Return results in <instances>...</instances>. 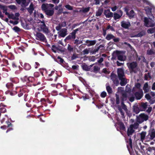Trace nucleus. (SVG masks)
Wrapping results in <instances>:
<instances>
[{"instance_id": "1", "label": "nucleus", "mask_w": 155, "mask_h": 155, "mask_svg": "<svg viewBox=\"0 0 155 155\" xmlns=\"http://www.w3.org/2000/svg\"><path fill=\"white\" fill-rule=\"evenodd\" d=\"M117 73L119 79L120 81V84L122 86H125L127 81L124 69L123 68H118Z\"/></svg>"}, {"instance_id": "2", "label": "nucleus", "mask_w": 155, "mask_h": 155, "mask_svg": "<svg viewBox=\"0 0 155 155\" xmlns=\"http://www.w3.org/2000/svg\"><path fill=\"white\" fill-rule=\"evenodd\" d=\"M81 29V28H78L75 30H73L72 32L67 36L65 39L64 41L65 42H68V41L73 40V41L76 38V34L78 31Z\"/></svg>"}, {"instance_id": "3", "label": "nucleus", "mask_w": 155, "mask_h": 155, "mask_svg": "<svg viewBox=\"0 0 155 155\" xmlns=\"http://www.w3.org/2000/svg\"><path fill=\"white\" fill-rule=\"evenodd\" d=\"M111 80L112 81L113 84L115 86H118L120 84L118 75L112 72L110 75Z\"/></svg>"}, {"instance_id": "4", "label": "nucleus", "mask_w": 155, "mask_h": 155, "mask_svg": "<svg viewBox=\"0 0 155 155\" xmlns=\"http://www.w3.org/2000/svg\"><path fill=\"white\" fill-rule=\"evenodd\" d=\"M113 55V56L116 57L118 60L120 61H124L126 59L125 57L122 54L121 52L119 51H114Z\"/></svg>"}, {"instance_id": "5", "label": "nucleus", "mask_w": 155, "mask_h": 155, "mask_svg": "<svg viewBox=\"0 0 155 155\" xmlns=\"http://www.w3.org/2000/svg\"><path fill=\"white\" fill-rule=\"evenodd\" d=\"M48 78L49 81H54L56 82L58 78V75L54 71H52L50 74H48Z\"/></svg>"}, {"instance_id": "6", "label": "nucleus", "mask_w": 155, "mask_h": 155, "mask_svg": "<svg viewBox=\"0 0 155 155\" xmlns=\"http://www.w3.org/2000/svg\"><path fill=\"white\" fill-rule=\"evenodd\" d=\"M35 36L36 39L37 40L43 42H45L47 41L45 36L41 33L37 32L36 33Z\"/></svg>"}, {"instance_id": "7", "label": "nucleus", "mask_w": 155, "mask_h": 155, "mask_svg": "<svg viewBox=\"0 0 155 155\" xmlns=\"http://www.w3.org/2000/svg\"><path fill=\"white\" fill-rule=\"evenodd\" d=\"M54 6V5L52 4L44 3L41 5V8L42 11L45 12L49 8V7L52 8Z\"/></svg>"}, {"instance_id": "8", "label": "nucleus", "mask_w": 155, "mask_h": 155, "mask_svg": "<svg viewBox=\"0 0 155 155\" xmlns=\"http://www.w3.org/2000/svg\"><path fill=\"white\" fill-rule=\"evenodd\" d=\"M40 28L41 31L45 34H48L50 32L48 27L46 25H40Z\"/></svg>"}, {"instance_id": "9", "label": "nucleus", "mask_w": 155, "mask_h": 155, "mask_svg": "<svg viewBox=\"0 0 155 155\" xmlns=\"http://www.w3.org/2000/svg\"><path fill=\"white\" fill-rule=\"evenodd\" d=\"M21 80L23 81L28 83L30 82H33L34 80V78L33 77H28L25 76L23 78H21Z\"/></svg>"}, {"instance_id": "10", "label": "nucleus", "mask_w": 155, "mask_h": 155, "mask_svg": "<svg viewBox=\"0 0 155 155\" xmlns=\"http://www.w3.org/2000/svg\"><path fill=\"white\" fill-rule=\"evenodd\" d=\"M121 27L125 29H128L131 26L130 23L129 21H122L121 22Z\"/></svg>"}, {"instance_id": "11", "label": "nucleus", "mask_w": 155, "mask_h": 155, "mask_svg": "<svg viewBox=\"0 0 155 155\" xmlns=\"http://www.w3.org/2000/svg\"><path fill=\"white\" fill-rule=\"evenodd\" d=\"M137 66V64L136 62L133 61L130 63L128 67L130 71L134 72V69H135Z\"/></svg>"}, {"instance_id": "12", "label": "nucleus", "mask_w": 155, "mask_h": 155, "mask_svg": "<svg viewBox=\"0 0 155 155\" xmlns=\"http://www.w3.org/2000/svg\"><path fill=\"white\" fill-rule=\"evenodd\" d=\"M104 47V44L100 45L99 46L96 48V47H95V48L90 51V53L91 54H95L96 52H97L98 50L101 49V50H102V48H103Z\"/></svg>"}, {"instance_id": "13", "label": "nucleus", "mask_w": 155, "mask_h": 155, "mask_svg": "<svg viewBox=\"0 0 155 155\" xmlns=\"http://www.w3.org/2000/svg\"><path fill=\"white\" fill-rule=\"evenodd\" d=\"M67 32L68 31L66 28H62L60 30L58 35L61 37H64L68 34Z\"/></svg>"}, {"instance_id": "14", "label": "nucleus", "mask_w": 155, "mask_h": 155, "mask_svg": "<svg viewBox=\"0 0 155 155\" xmlns=\"http://www.w3.org/2000/svg\"><path fill=\"white\" fill-rule=\"evenodd\" d=\"M135 96L137 100L140 99L143 97V92L142 89L139 90V92H137L135 93Z\"/></svg>"}, {"instance_id": "15", "label": "nucleus", "mask_w": 155, "mask_h": 155, "mask_svg": "<svg viewBox=\"0 0 155 155\" xmlns=\"http://www.w3.org/2000/svg\"><path fill=\"white\" fill-rule=\"evenodd\" d=\"M104 15L107 18H109L113 16V13L110 12V10H105L104 12Z\"/></svg>"}, {"instance_id": "16", "label": "nucleus", "mask_w": 155, "mask_h": 155, "mask_svg": "<svg viewBox=\"0 0 155 155\" xmlns=\"http://www.w3.org/2000/svg\"><path fill=\"white\" fill-rule=\"evenodd\" d=\"M148 103L147 102H142L139 108L141 111H145L147 108L148 106Z\"/></svg>"}, {"instance_id": "17", "label": "nucleus", "mask_w": 155, "mask_h": 155, "mask_svg": "<svg viewBox=\"0 0 155 155\" xmlns=\"http://www.w3.org/2000/svg\"><path fill=\"white\" fill-rule=\"evenodd\" d=\"M17 3L18 4H21V6L22 7H25L27 6L28 4L26 3V0H15Z\"/></svg>"}, {"instance_id": "18", "label": "nucleus", "mask_w": 155, "mask_h": 155, "mask_svg": "<svg viewBox=\"0 0 155 155\" xmlns=\"http://www.w3.org/2000/svg\"><path fill=\"white\" fill-rule=\"evenodd\" d=\"M149 136H150V139L151 140H153L155 137V130L154 129L149 131L148 135L147 137Z\"/></svg>"}, {"instance_id": "19", "label": "nucleus", "mask_w": 155, "mask_h": 155, "mask_svg": "<svg viewBox=\"0 0 155 155\" xmlns=\"http://www.w3.org/2000/svg\"><path fill=\"white\" fill-rule=\"evenodd\" d=\"M135 130L133 128L131 127L130 126L128 128L127 134L128 136L129 137L133 134L135 132Z\"/></svg>"}, {"instance_id": "20", "label": "nucleus", "mask_w": 155, "mask_h": 155, "mask_svg": "<svg viewBox=\"0 0 155 155\" xmlns=\"http://www.w3.org/2000/svg\"><path fill=\"white\" fill-rule=\"evenodd\" d=\"M35 8L34 7V5L32 3H31L29 6V7L27 8L28 12L31 14L33 13V11L34 10Z\"/></svg>"}, {"instance_id": "21", "label": "nucleus", "mask_w": 155, "mask_h": 155, "mask_svg": "<svg viewBox=\"0 0 155 155\" xmlns=\"http://www.w3.org/2000/svg\"><path fill=\"white\" fill-rule=\"evenodd\" d=\"M47 15L51 16H52L54 14V12L53 9H50L49 8L45 12Z\"/></svg>"}, {"instance_id": "22", "label": "nucleus", "mask_w": 155, "mask_h": 155, "mask_svg": "<svg viewBox=\"0 0 155 155\" xmlns=\"http://www.w3.org/2000/svg\"><path fill=\"white\" fill-rule=\"evenodd\" d=\"M6 123L7 124V127H9L8 129H7L6 131V133H7L9 131L12 130L13 129L12 127V124L8 120L7 121H6Z\"/></svg>"}, {"instance_id": "23", "label": "nucleus", "mask_w": 155, "mask_h": 155, "mask_svg": "<svg viewBox=\"0 0 155 155\" xmlns=\"http://www.w3.org/2000/svg\"><path fill=\"white\" fill-rule=\"evenodd\" d=\"M119 127V129L120 130L125 131L126 127L124 123L122 122H119L118 123Z\"/></svg>"}, {"instance_id": "24", "label": "nucleus", "mask_w": 155, "mask_h": 155, "mask_svg": "<svg viewBox=\"0 0 155 155\" xmlns=\"http://www.w3.org/2000/svg\"><path fill=\"white\" fill-rule=\"evenodd\" d=\"M85 42L86 43H89V44L87 45V46H90L94 45L96 43V41L95 40H87L85 41Z\"/></svg>"}, {"instance_id": "25", "label": "nucleus", "mask_w": 155, "mask_h": 155, "mask_svg": "<svg viewBox=\"0 0 155 155\" xmlns=\"http://www.w3.org/2000/svg\"><path fill=\"white\" fill-rule=\"evenodd\" d=\"M126 14L130 19L134 18V12L133 10H131L129 12H127Z\"/></svg>"}, {"instance_id": "26", "label": "nucleus", "mask_w": 155, "mask_h": 155, "mask_svg": "<svg viewBox=\"0 0 155 155\" xmlns=\"http://www.w3.org/2000/svg\"><path fill=\"white\" fill-rule=\"evenodd\" d=\"M127 94L126 92L123 93L122 94V96L121 97V102H124L127 99Z\"/></svg>"}, {"instance_id": "27", "label": "nucleus", "mask_w": 155, "mask_h": 155, "mask_svg": "<svg viewBox=\"0 0 155 155\" xmlns=\"http://www.w3.org/2000/svg\"><path fill=\"white\" fill-rule=\"evenodd\" d=\"M106 89L108 94L110 95L112 94L113 92V90L110 86H107L106 85Z\"/></svg>"}, {"instance_id": "28", "label": "nucleus", "mask_w": 155, "mask_h": 155, "mask_svg": "<svg viewBox=\"0 0 155 155\" xmlns=\"http://www.w3.org/2000/svg\"><path fill=\"white\" fill-rule=\"evenodd\" d=\"M40 101L42 103L47 102L50 104H51L52 103V101L50 100L48 98H41L40 100Z\"/></svg>"}, {"instance_id": "29", "label": "nucleus", "mask_w": 155, "mask_h": 155, "mask_svg": "<svg viewBox=\"0 0 155 155\" xmlns=\"http://www.w3.org/2000/svg\"><path fill=\"white\" fill-rule=\"evenodd\" d=\"M14 85L13 83L11 82H8L6 84V87L9 89H10L11 90H12L13 89Z\"/></svg>"}, {"instance_id": "30", "label": "nucleus", "mask_w": 155, "mask_h": 155, "mask_svg": "<svg viewBox=\"0 0 155 155\" xmlns=\"http://www.w3.org/2000/svg\"><path fill=\"white\" fill-rule=\"evenodd\" d=\"M24 68L26 70L28 71L31 68V66L29 64L25 63L24 65Z\"/></svg>"}, {"instance_id": "31", "label": "nucleus", "mask_w": 155, "mask_h": 155, "mask_svg": "<svg viewBox=\"0 0 155 155\" xmlns=\"http://www.w3.org/2000/svg\"><path fill=\"white\" fill-rule=\"evenodd\" d=\"M140 110V108L137 106H134L133 108V111L136 114H138Z\"/></svg>"}, {"instance_id": "32", "label": "nucleus", "mask_w": 155, "mask_h": 155, "mask_svg": "<svg viewBox=\"0 0 155 155\" xmlns=\"http://www.w3.org/2000/svg\"><path fill=\"white\" fill-rule=\"evenodd\" d=\"M143 121H146L148 119V116L144 114H141L140 115Z\"/></svg>"}, {"instance_id": "33", "label": "nucleus", "mask_w": 155, "mask_h": 155, "mask_svg": "<svg viewBox=\"0 0 155 155\" xmlns=\"http://www.w3.org/2000/svg\"><path fill=\"white\" fill-rule=\"evenodd\" d=\"M103 10L102 8H99L96 12V16H101L103 12Z\"/></svg>"}, {"instance_id": "34", "label": "nucleus", "mask_w": 155, "mask_h": 155, "mask_svg": "<svg viewBox=\"0 0 155 155\" xmlns=\"http://www.w3.org/2000/svg\"><path fill=\"white\" fill-rule=\"evenodd\" d=\"M114 36L112 34H108L105 37V39L109 41L111 39L114 38Z\"/></svg>"}, {"instance_id": "35", "label": "nucleus", "mask_w": 155, "mask_h": 155, "mask_svg": "<svg viewBox=\"0 0 155 155\" xmlns=\"http://www.w3.org/2000/svg\"><path fill=\"white\" fill-rule=\"evenodd\" d=\"M10 82L13 84H16L18 82V79L17 78H10Z\"/></svg>"}, {"instance_id": "36", "label": "nucleus", "mask_w": 155, "mask_h": 155, "mask_svg": "<svg viewBox=\"0 0 155 155\" xmlns=\"http://www.w3.org/2000/svg\"><path fill=\"white\" fill-rule=\"evenodd\" d=\"M145 34V33L144 31H142L140 32L137 34L135 35L134 36V37H141Z\"/></svg>"}, {"instance_id": "37", "label": "nucleus", "mask_w": 155, "mask_h": 155, "mask_svg": "<svg viewBox=\"0 0 155 155\" xmlns=\"http://www.w3.org/2000/svg\"><path fill=\"white\" fill-rule=\"evenodd\" d=\"M55 61L60 64L63 63L64 62V59L60 56H58L57 57V58Z\"/></svg>"}, {"instance_id": "38", "label": "nucleus", "mask_w": 155, "mask_h": 155, "mask_svg": "<svg viewBox=\"0 0 155 155\" xmlns=\"http://www.w3.org/2000/svg\"><path fill=\"white\" fill-rule=\"evenodd\" d=\"M100 70V68L97 66H94L93 67V70L91 71L93 72L94 73L97 72Z\"/></svg>"}, {"instance_id": "39", "label": "nucleus", "mask_w": 155, "mask_h": 155, "mask_svg": "<svg viewBox=\"0 0 155 155\" xmlns=\"http://www.w3.org/2000/svg\"><path fill=\"white\" fill-rule=\"evenodd\" d=\"M134 129H137L138 128L139 126V124L137 122L133 124H131L130 126Z\"/></svg>"}, {"instance_id": "40", "label": "nucleus", "mask_w": 155, "mask_h": 155, "mask_svg": "<svg viewBox=\"0 0 155 155\" xmlns=\"http://www.w3.org/2000/svg\"><path fill=\"white\" fill-rule=\"evenodd\" d=\"M145 10L147 14H151L152 8L149 7H147L145 8Z\"/></svg>"}, {"instance_id": "41", "label": "nucleus", "mask_w": 155, "mask_h": 155, "mask_svg": "<svg viewBox=\"0 0 155 155\" xmlns=\"http://www.w3.org/2000/svg\"><path fill=\"white\" fill-rule=\"evenodd\" d=\"M39 71L42 76H43L44 73L45 74H47V70L45 69L44 68H40L39 69Z\"/></svg>"}, {"instance_id": "42", "label": "nucleus", "mask_w": 155, "mask_h": 155, "mask_svg": "<svg viewBox=\"0 0 155 155\" xmlns=\"http://www.w3.org/2000/svg\"><path fill=\"white\" fill-rule=\"evenodd\" d=\"M122 15H120L117 13H114V18L115 20H117L118 19H119L121 16Z\"/></svg>"}, {"instance_id": "43", "label": "nucleus", "mask_w": 155, "mask_h": 155, "mask_svg": "<svg viewBox=\"0 0 155 155\" xmlns=\"http://www.w3.org/2000/svg\"><path fill=\"white\" fill-rule=\"evenodd\" d=\"M136 120L140 124L142 123L144 121L140 115L139 116L137 117Z\"/></svg>"}, {"instance_id": "44", "label": "nucleus", "mask_w": 155, "mask_h": 155, "mask_svg": "<svg viewBox=\"0 0 155 155\" xmlns=\"http://www.w3.org/2000/svg\"><path fill=\"white\" fill-rule=\"evenodd\" d=\"M121 107L122 109L125 111L128 110L127 107V106L124 104V102H121Z\"/></svg>"}, {"instance_id": "45", "label": "nucleus", "mask_w": 155, "mask_h": 155, "mask_svg": "<svg viewBox=\"0 0 155 155\" xmlns=\"http://www.w3.org/2000/svg\"><path fill=\"white\" fill-rule=\"evenodd\" d=\"M82 67L83 70L87 71H90L88 66L86 64H84L82 66Z\"/></svg>"}, {"instance_id": "46", "label": "nucleus", "mask_w": 155, "mask_h": 155, "mask_svg": "<svg viewBox=\"0 0 155 155\" xmlns=\"http://www.w3.org/2000/svg\"><path fill=\"white\" fill-rule=\"evenodd\" d=\"M0 8L3 10L2 12L3 13H5L7 11V8L5 6L0 5Z\"/></svg>"}, {"instance_id": "47", "label": "nucleus", "mask_w": 155, "mask_h": 155, "mask_svg": "<svg viewBox=\"0 0 155 155\" xmlns=\"http://www.w3.org/2000/svg\"><path fill=\"white\" fill-rule=\"evenodd\" d=\"M8 58L11 60H13L14 59L15 57L14 55L12 53H9L7 55Z\"/></svg>"}, {"instance_id": "48", "label": "nucleus", "mask_w": 155, "mask_h": 155, "mask_svg": "<svg viewBox=\"0 0 155 155\" xmlns=\"http://www.w3.org/2000/svg\"><path fill=\"white\" fill-rule=\"evenodd\" d=\"M146 134V132L144 131H142L140 133V137L141 140H143L144 139L145 137Z\"/></svg>"}, {"instance_id": "49", "label": "nucleus", "mask_w": 155, "mask_h": 155, "mask_svg": "<svg viewBox=\"0 0 155 155\" xmlns=\"http://www.w3.org/2000/svg\"><path fill=\"white\" fill-rule=\"evenodd\" d=\"M155 52L151 49L148 50L147 51V54L148 55H150L154 54Z\"/></svg>"}, {"instance_id": "50", "label": "nucleus", "mask_w": 155, "mask_h": 155, "mask_svg": "<svg viewBox=\"0 0 155 155\" xmlns=\"http://www.w3.org/2000/svg\"><path fill=\"white\" fill-rule=\"evenodd\" d=\"M73 48L72 47L70 44L68 45V46L67 48L68 50L70 51H73Z\"/></svg>"}, {"instance_id": "51", "label": "nucleus", "mask_w": 155, "mask_h": 155, "mask_svg": "<svg viewBox=\"0 0 155 155\" xmlns=\"http://www.w3.org/2000/svg\"><path fill=\"white\" fill-rule=\"evenodd\" d=\"M148 78H151V76L150 75V73L148 72L147 73V74H145L144 75V78L145 80H148Z\"/></svg>"}, {"instance_id": "52", "label": "nucleus", "mask_w": 155, "mask_h": 155, "mask_svg": "<svg viewBox=\"0 0 155 155\" xmlns=\"http://www.w3.org/2000/svg\"><path fill=\"white\" fill-rule=\"evenodd\" d=\"M13 29L16 32H19L21 31L20 28L17 26H15Z\"/></svg>"}, {"instance_id": "53", "label": "nucleus", "mask_w": 155, "mask_h": 155, "mask_svg": "<svg viewBox=\"0 0 155 155\" xmlns=\"http://www.w3.org/2000/svg\"><path fill=\"white\" fill-rule=\"evenodd\" d=\"M106 29H107V30L110 29V30L112 31H115V30L114 28L112 26H111L110 25H109L107 26V27L106 28Z\"/></svg>"}, {"instance_id": "54", "label": "nucleus", "mask_w": 155, "mask_h": 155, "mask_svg": "<svg viewBox=\"0 0 155 155\" xmlns=\"http://www.w3.org/2000/svg\"><path fill=\"white\" fill-rule=\"evenodd\" d=\"M9 19H12L13 20H15L16 18L15 17L14 15L13 14H10L8 17Z\"/></svg>"}, {"instance_id": "55", "label": "nucleus", "mask_w": 155, "mask_h": 155, "mask_svg": "<svg viewBox=\"0 0 155 155\" xmlns=\"http://www.w3.org/2000/svg\"><path fill=\"white\" fill-rule=\"evenodd\" d=\"M65 7L69 10H73V7L69 5H67L65 6Z\"/></svg>"}, {"instance_id": "56", "label": "nucleus", "mask_w": 155, "mask_h": 155, "mask_svg": "<svg viewBox=\"0 0 155 155\" xmlns=\"http://www.w3.org/2000/svg\"><path fill=\"white\" fill-rule=\"evenodd\" d=\"M116 103L117 104H120V98L118 95L116 96Z\"/></svg>"}, {"instance_id": "57", "label": "nucleus", "mask_w": 155, "mask_h": 155, "mask_svg": "<svg viewBox=\"0 0 155 155\" xmlns=\"http://www.w3.org/2000/svg\"><path fill=\"white\" fill-rule=\"evenodd\" d=\"M107 96V93L104 91H103L101 94V96L102 98L105 97Z\"/></svg>"}, {"instance_id": "58", "label": "nucleus", "mask_w": 155, "mask_h": 155, "mask_svg": "<svg viewBox=\"0 0 155 155\" xmlns=\"http://www.w3.org/2000/svg\"><path fill=\"white\" fill-rule=\"evenodd\" d=\"M0 111L2 113H5L6 111V109L4 107H2L0 108Z\"/></svg>"}, {"instance_id": "59", "label": "nucleus", "mask_w": 155, "mask_h": 155, "mask_svg": "<svg viewBox=\"0 0 155 155\" xmlns=\"http://www.w3.org/2000/svg\"><path fill=\"white\" fill-rule=\"evenodd\" d=\"M154 32V29L153 28H150L147 30V32L149 33L152 34Z\"/></svg>"}, {"instance_id": "60", "label": "nucleus", "mask_w": 155, "mask_h": 155, "mask_svg": "<svg viewBox=\"0 0 155 155\" xmlns=\"http://www.w3.org/2000/svg\"><path fill=\"white\" fill-rule=\"evenodd\" d=\"M8 8L12 10H15L17 9L16 6L15 5H10L8 6Z\"/></svg>"}, {"instance_id": "61", "label": "nucleus", "mask_w": 155, "mask_h": 155, "mask_svg": "<svg viewBox=\"0 0 155 155\" xmlns=\"http://www.w3.org/2000/svg\"><path fill=\"white\" fill-rule=\"evenodd\" d=\"M5 93L6 94H9L11 96L14 95L12 91H7L5 92Z\"/></svg>"}, {"instance_id": "62", "label": "nucleus", "mask_w": 155, "mask_h": 155, "mask_svg": "<svg viewBox=\"0 0 155 155\" xmlns=\"http://www.w3.org/2000/svg\"><path fill=\"white\" fill-rule=\"evenodd\" d=\"M20 16V14L18 12L16 13L15 14V17L16 18L15 20H19V17Z\"/></svg>"}, {"instance_id": "63", "label": "nucleus", "mask_w": 155, "mask_h": 155, "mask_svg": "<svg viewBox=\"0 0 155 155\" xmlns=\"http://www.w3.org/2000/svg\"><path fill=\"white\" fill-rule=\"evenodd\" d=\"M135 87L137 88L140 89H140V87H141V84L140 83H137L135 84Z\"/></svg>"}, {"instance_id": "64", "label": "nucleus", "mask_w": 155, "mask_h": 155, "mask_svg": "<svg viewBox=\"0 0 155 155\" xmlns=\"http://www.w3.org/2000/svg\"><path fill=\"white\" fill-rule=\"evenodd\" d=\"M89 10H90V7H89L85 8H84L83 10V12L84 13L87 12L89 11Z\"/></svg>"}]
</instances>
